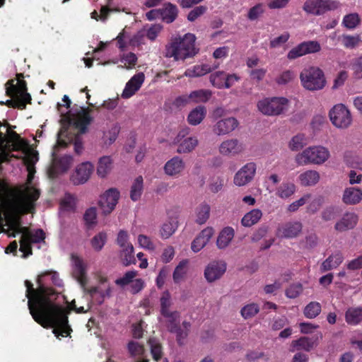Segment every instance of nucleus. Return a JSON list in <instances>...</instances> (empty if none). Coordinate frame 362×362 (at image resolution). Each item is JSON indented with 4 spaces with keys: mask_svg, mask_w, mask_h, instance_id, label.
<instances>
[{
    "mask_svg": "<svg viewBox=\"0 0 362 362\" xmlns=\"http://www.w3.org/2000/svg\"><path fill=\"white\" fill-rule=\"evenodd\" d=\"M148 343L151 346V353L153 358L156 361H158L162 358L163 351L160 344L156 342L154 339H149Z\"/></svg>",
    "mask_w": 362,
    "mask_h": 362,
    "instance_id": "55",
    "label": "nucleus"
},
{
    "mask_svg": "<svg viewBox=\"0 0 362 362\" xmlns=\"http://www.w3.org/2000/svg\"><path fill=\"white\" fill-rule=\"evenodd\" d=\"M47 276H50L54 286L60 287L63 285L59 274L54 271H46L39 274L36 279V288L31 281L25 280L24 284L28 307L32 317L37 324L44 328H53V333L57 337H67L72 332L67 317L69 312L57 300L60 293L45 284V278Z\"/></svg>",
    "mask_w": 362,
    "mask_h": 362,
    "instance_id": "1",
    "label": "nucleus"
},
{
    "mask_svg": "<svg viewBox=\"0 0 362 362\" xmlns=\"http://www.w3.org/2000/svg\"><path fill=\"white\" fill-rule=\"evenodd\" d=\"M345 321L349 325H357L362 322V307L349 308L345 313Z\"/></svg>",
    "mask_w": 362,
    "mask_h": 362,
    "instance_id": "31",
    "label": "nucleus"
},
{
    "mask_svg": "<svg viewBox=\"0 0 362 362\" xmlns=\"http://www.w3.org/2000/svg\"><path fill=\"white\" fill-rule=\"evenodd\" d=\"M261 210L255 209L247 213L242 218L241 223L245 227H251L256 224L262 218Z\"/></svg>",
    "mask_w": 362,
    "mask_h": 362,
    "instance_id": "37",
    "label": "nucleus"
},
{
    "mask_svg": "<svg viewBox=\"0 0 362 362\" xmlns=\"http://www.w3.org/2000/svg\"><path fill=\"white\" fill-rule=\"evenodd\" d=\"M185 168V163L184 160L177 156H175L168 160L163 167L165 175L174 177L180 176Z\"/></svg>",
    "mask_w": 362,
    "mask_h": 362,
    "instance_id": "21",
    "label": "nucleus"
},
{
    "mask_svg": "<svg viewBox=\"0 0 362 362\" xmlns=\"http://www.w3.org/2000/svg\"><path fill=\"white\" fill-rule=\"evenodd\" d=\"M93 171V165L90 162L82 163L76 168L71 177V180L75 185L86 182Z\"/></svg>",
    "mask_w": 362,
    "mask_h": 362,
    "instance_id": "18",
    "label": "nucleus"
},
{
    "mask_svg": "<svg viewBox=\"0 0 362 362\" xmlns=\"http://www.w3.org/2000/svg\"><path fill=\"white\" fill-rule=\"evenodd\" d=\"M211 92L206 90H197L190 93L189 95L190 101L198 103H206L211 97Z\"/></svg>",
    "mask_w": 362,
    "mask_h": 362,
    "instance_id": "42",
    "label": "nucleus"
},
{
    "mask_svg": "<svg viewBox=\"0 0 362 362\" xmlns=\"http://www.w3.org/2000/svg\"><path fill=\"white\" fill-rule=\"evenodd\" d=\"M172 305L173 301L171 298V294L168 290H166L161 293V296L160 297V315H168V313L171 311L170 308Z\"/></svg>",
    "mask_w": 362,
    "mask_h": 362,
    "instance_id": "41",
    "label": "nucleus"
},
{
    "mask_svg": "<svg viewBox=\"0 0 362 362\" xmlns=\"http://www.w3.org/2000/svg\"><path fill=\"white\" fill-rule=\"evenodd\" d=\"M288 100L284 97L267 98L257 103L259 110L266 115H279L287 110Z\"/></svg>",
    "mask_w": 362,
    "mask_h": 362,
    "instance_id": "9",
    "label": "nucleus"
},
{
    "mask_svg": "<svg viewBox=\"0 0 362 362\" xmlns=\"http://www.w3.org/2000/svg\"><path fill=\"white\" fill-rule=\"evenodd\" d=\"M234 234L235 233L233 228L229 226L224 228L221 231L217 238L216 245L220 249L226 247L233 238Z\"/></svg>",
    "mask_w": 362,
    "mask_h": 362,
    "instance_id": "34",
    "label": "nucleus"
},
{
    "mask_svg": "<svg viewBox=\"0 0 362 362\" xmlns=\"http://www.w3.org/2000/svg\"><path fill=\"white\" fill-rule=\"evenodd\" d=\"M340 3L337 0H307L303 10L310 14L321 16L329 11L337 9Z\"/></svg>",
    "mask_w": 362,
    "mask_h": 362,
    "instance_id": "11",
    "label": "nucleus"
},
{
    "mask_svg": "<svg viewBox=\"0 0 362 362\" xmlns=\"http://www.w3.org/2000/svg\"><path fill=\"white\" fill-rule=\"evenodd\" d=\"M303 292V286L301 284H291L285 291V294L288 298H296Z\"/></svg>",
    "mask_w": 362,
    "mask_h": 362,
    "instance_id": "58",
    "label": "nucleus"
},
{
    "mask_svg": "<svg viewBox=\"0 0 362 362\" xmlns=\"http://www.w3.org/2000/svg\"><path fill=\"white\" fill-rule=\"evenodd\" d=\"M226 271V264L222 261H214L208 264L204 270V276L209 283L219 279Z\"/></svg>",
    "mask_w": 362,
    "mask_h": 362,
    "instance_id": "19",
    "label": "nucleus"
},
{
    "mask_svg": "<svg viewBox=\"0 0 362 362\" xmlns=\"http://www.w3.org/2000/svg\"><path fill=\"white\" fill-rule=\"evenodd\" d=\"M142 176H138L134 181L130 190V198L132 201H138L142 194L144 188Z\"/></svg>",
    "mask_w": 362,
    "mask_h": 362,
    "instance_id": "38",
    "label": "nucleus"
},
{
    "mask_svg": "<svg viewBox=\"0 0 362 362\" xmlns=\"http://www.w3.org/2000/svg\"><path fill=\"white\" fill-rule=\"evenodd\" d=\"M300 184L303 186H313L320 180V174L316 170H307L299 175Z\"/></svg>",
    "mask_w": 362,
    "mask_h": 362,
    "instance_id": "36",
    "label": "nucleus"
},
{
    "mask_svg": "<svg viewBox=\"0 0 362 362\" xmlns=\"http://www.w3.org/2000/svg\"><path fill=\"white\" fill-rule=\"evenodd\" d=\"M188 264L187 259L182 260L178 265L175 267L173 278L175 284L180 283L187 274V265Z\"/></svg>",
    "mask_w": 362,
    "mask_h": 362,
    "instance_id": "44",
    "label": "nucleus"
},
{
    "mask_svg": "<svg viewBox=\"0 0 362 362\" xmlns=\"http://www.w3.org/2000/svg\"><path fill=\"white\" fill-rule=\"evenodd\" d=\"M323 203L324 198L322 196H318L308 204L307 207L308 212L310 214H315L318 211Z\"/></svg>",
    "mask_w": 362,
    "mask_h": 362,
    "instance_id": "63",
    "label": "nucleus"
},
{
    "mask_svg": "<svg viewBox=\"0 0 362 362\" xmlns=\"http://www.w3.org/2000/svg\"><path fill=\"white\" fill-rule=\"evenodd\" d=\"M361 41L359 35H343L341 36V43L345 48L354 49L357 47Z\"/></svg>",
    "mask_w": 362,
    "mask_h": 362,
    "instance_id": "49",
    "label": "nucleus"
},
{
    "mask_svg": "<svg viewBox=\"0 0 362 362\" xmlns=\"http://www.w3.org/2000/svg\"><path fill=\"white\" fill-rule=\"evenodd\" d=\"M358 219V216L356 214L352 212H347L344 214L341 220L336 223L334 228L339 232H343L352 229L356 225Z\"/></svg>",
    "mask_w": 362,
    "mask_h": 362,
    "instance_id": "25",
    "label": "nucleus"
},
{
    "mask_svg": "<svg viewBox=\"0 0 362 362\" xmlns=\"http://www.w3.org/2000/svg\"><path fill=\"white\" fill-rule=\"evenodd\" d=\"M361 22L358 13H353L346 15L342 21V25L349 30H353L359 25Z\"/></svg>",
    "mask_w": 362,
    "mask_h": 362,
    "instance_id": "47",
    "label": "nucleus"
},
{
    "mask_svg": "<svg viewBox=\"0 0 362 362\" xmlns=\"http://www.w3.org/2000/svg\"><path fill=\"white\" fill-rule=\"evenodd\" d=\"M127 349L132 356L141 355L144 352V346L134 341H131L128 343Z\"/></svg>",
    "mask_w": 362,
    "mask_h": 362,
    "instance_id": "64",
    "label": "nucleus"
},
{
    "mask_svg": "<svg viewBox=\"0 0 362 362\" xmlns=\"http://www.w3.org/2000/svg\"><path fill=\"white\" fill-rule=\"evenodd\" d=\"M165 318V325L168 330L171 333L176 334V340L179 345L183 344V340L187 337L191 324L189 322L184 321L180 326V313L177 310H173L162 315Z\"/></svg>",
    "mask_w": 362,
    "mask_h": 362,
    "instance_id": "7",
    "label": "nucleus"
},
{
    "mask_svg": "<svg viewBox=\"0 0 362 362\" xmlns=\"http://www.w3.org/2000/svg\"><path fill=\"white\" fill-rule=\"evenodd\" d=\"M353 77L356 79H362V56L355 58L351 63Z\"/></svg>",
    "mask_w": 362,
    "mask_h": 362,
    "instance_id": "57",
    "label": "nucleus"
},
{
    "mask_svg": "<svg viewBox=\"0 0 362 362\" xmlns=\"http://www.w3.org/2000/svg\"><path fill=\"white\" fill-rule=\"evenodd\" d=\"M239 123L235 117H228L218 120L214 127V132L218 135H224L233 132Z\"/></svg>",
    "mask_w": 362,
    "mask_h": 362,
    "instance_id": "23",
    "label": "nucleus"
},
{
    "mask_svg": "<svg viewBox=\"0 0 362 362\" xmlns=\"http://www.w3.org/2000/svg\"><path fill=\"white\" fill-rule=\"evenodd\" d=\"M195 40V35L192 33H187L183 37L174 38L166 46L165 57H173L177 61L194 56L197 53Z\"/></svg>",
    "mask_w": 362,
    "mask_h": 362,
    "instance_id": "5",
    "label": "nucleus"
},
{
    "mask_svg": "<svg viewBox=\"0 0 362 362\" xmlns=\"http://www.w3.org/2000/svg\"><path fill=\"white\" fill-rule=\"evenodd\" d=\"M314 347L313 341L307 337H301L296 340L292 341L290 351L303 350L307 352L311 351Z\"/></svg>",
    "mask_w": 362,
    "mask_h": 362,
    "instance_id": "32",
    "label": "nucleus"
},
{
    "mask_svg": "<svg viewBox=\"0 0 362 362\" xmlns=\"http://www.w3.org/2000/svg\"><path fill=\"white\" fill-rule=\"evenodd\" d=\"M6 95L11 99L0 104L8 107L25 110L28 104H31L32 98L28 93L27 83L23 74H17L16 78L8 80L5 84Z\"/></svg>",
    "mask_w": 362,
    "mask_h": 362,
    "instance_id": "3",
    "label": "nucleus"
},
{
    "mask_svg": "<svg viewBox=\"0 0 362 362\" xmlns=\"http://www.w3.org/2000/svg\"><path fill=\"white\" fill-rule=\"evenodd\" d=\"M226 74L224 71H216L210 75V82L217 88H223Z\"/></svg>",
    "mask_w": 362,
    "mask_h": 362,
    "instance_id": "50",
    "label": "nucleus"
},
{
    "mask_svg": "<svg viewBox=\"0 0 362 362\" xmlns=\"http://www.w3.org/2000/svg\"><path fill=\"white\" fill-rule=\"evenodd\" d=\"M259 310V306L256 303L246 305L241 309V315L245 319L254 317Z\"/></svg>",
    "mask_w": 362,
    "mask_h": 362,
    "instance_id": "53",
    "label": "nucleus"
},
{
    "mask_svg": "<svg viewBox=\"0 0 362 362\" xmlns=\"http://www.w3.org/2000/svg\"><path fill=\"white\" fill-rule=\"evenodd\" d=\"M206 110L204 106H198L193 109L188 115L187 122L189 124L196 126L199 124L204 119Z\"/></svg>",
    "mask_w": 362,
    "mask_h": 362,
    "instance_id": "35",
    "label": "nucleus"
},
{
    "mask_svg": "<svg viewBox=\"0 0 362 362\" xmlns=\"http://www.w3.org/2000/svg\"><path fill=\"white\" fill-rule=\"evenodd\" d=\"M218 66V63H214L213 65L209 64L196 65L191 69H187L185 71V76L188 77L202 76L217 69Z\"/></svg>",
    "mask_w": 362,
    "mask_h": 362,
    "instance_id": "28",
    "label": "nucleus"
},
{
    "mask_svg": "<svg viewBox=\"0 0 362 362\" xmlns=\"http://www.w3.org/2000/svg\"><path fill=\"white\" fill-rule=\"evenodd\" d=\"M329 156V151L327 148L321 146H312L298 153L296 157V161L300 165L309 163L320 165L324 163Z\"/></svg>",
    "mask_w": 362,
    "mask_h": 362,
    "instance_id": "8",
    "label": "nucleus"
},
{
    "mask_svg": "<svg viewBox=\"0 0 362 362\" xmlns=\"http://www.w3.org/2000/svg\"><path fill=\"white\" fill-rule=\"evenodd\" d=\"M120 127L118 124H114L107 132L104 133L103 140L105 145H111L117 138Z\"/></svg>",
    "mask_w": 362,
    "mask_h": 362,
    "instance_id": "48",
    "label": "nucleus"
},
{
    "mask_svg": "<svg viewBox=\"0 0 362 362\" xmlns=\"http://www.w3.org/2000/svg\"><path fill=\"white\" fill-rule=\"evenodd\" d=\"M16 127H13L15 128ZM12 128L7 129L6 130V137H8V144L12 143V150L14 151H18L23 149L27 145L26 142L21 139L19 134H18L15 131L12 130Z\"/></svg>",
    "mask_w": 362,
    "mask_h": 362,
    "instance_id": "33",
    "label": "nucleus"
},
{
    "mask_svg": "<svg viewBox=\"0 0 362 362\" xmlns=\"http://www.w3.org/2000/svg\"><path fill=\"white\" fill-rule=\"evenodd\" d=\"M243 151V144L236 139L226 140L221 144L219 147V151L223 156H235Z\"/></svg>",
    "mask_w": 362,
    "mask_h": 362,
    "instance_id": "24",
    "label": "nucleus"
},
{
    "mask_svg": "<svg viewBox=\"0 0 362 362\" xmlns=\"http://www.w3.org/2000/svg\"><path fill=\"white\" fill-rule=\"evenodd\" d=\"M107 241V234L105 232H100L95 235L91 240V245L96 251L102 250Z\"/></svg>",
    "mask_w": 362,
    "mask_h": 362,
    "instance_id": "52",
    "label": "nucleus"
},
{
    "mask_svg": "<svg viewBox=\"0 0 362 362\" xmlns=\"http://www.w3.org/2000/svg\"><path fill=\"white\" fill-rule=\"evenodd\" d=\"M177 228V221L170 220L163 224L160 229V235L162 238L167 239L170 238Z\"/></svg>",
    "mask_w": 362,
    "mask_h": 362,
    "instance_id": "46",
    "label": "nucleus"
},
{
    "mask_svg": "<svg viewBox=\"0 0 362 362\" xmlns=\"http://www.w3.org/2000/svg\"><path fill=\"white\" fill-rule=\"evenodd\" d=\"M160 18L167 23H173L177 17L178 8L176 5L170 2L163 4L161 8H159Z\"/></svg>",
    "mask_w": 362,
    "mask_h": 362,
    "instance_id": "27",
    "label": "nucleus"
},
{
    "mask_svg": "<svg viewBox=\"0 0 362 362\" xmlns=\"http://www.w3.org/2000/svg\"><path fill=\"white\" fill-rule=\"evenodd\" d=\"M74 261L73 274L84 291L88 293L98 304H102L106 297H110L112 288L107 286L105 290H103L98 286L86 288L88 279L86 276V267L82 259L77 256H72Z\"/></svg>",
    "mask_w": 362,
    "mask_h": 362,
    "instance_id": "4",
    "label": "nucleus"
},
{
    "mask_svg": "<svg viewBox=\"0 0 362 362\" xmlns=\"http://www.w3.org/2000/svg\"><path fill=\"white\" fill-rule=\"evenodd\" d=\"M362 199V190L356 187H347L345 189L342 200L346 204H356Z\"/></svg>",
    "mask_w": 362,
    "mask_h": 362,
    "instance_id": "29",
    "label": "nucleus"
},
{
    "mask_svg": "<svg viewBox=\"0 0 362 362\" xmlns=\"http://www.w3.org/2000/svg\"><path fill=\"white\" fill-rule=\"evenodd\" d=\"M303 229L299 221L287 222L277 228L276 235L284 238H294L298 236Z\"/></svg>",
    "mask_w": 362,
    "mask_h": 362,
    "instance_id": "20",
    "label": "nucleus"
},
{
    "mask_svg": "<svg viewBox=\"0 0 362 362\" xmlns=\"http://www.w3.org/2000/svg\"><path fill=\"white\" fill-rule=\"evenodd\" d=\"M52 165L49 169V174L51 177H54L58 174L63 173L68 170L71 167L73 158L69 155H64L57 157L54 153L52 154Z\"/></svg>",
    "mask_w": 362,
    "mask_h": 362,
    "instance_id": "17",
    "label": "nucleus"
},
{
    "mask_svg": "<svg viewBox=\"0 0 362 362\" xmlns=\"http://www.w3.org/2000/svg\"><path fill=\"white\" fill-rule=\"evenodd\" d=\"M92 110L90 107L80 108V110L69 119V123L72 124L78 129L79 134H86L88 131V127L93 120L90 115Z\"/></svg>",
    "mask_w": 362,
    "mask_h": 362,
    "instance_id": "13",
    "label": "nucleus"
},
{
    "mask_svg": "<svg viewBox=\"0 0 362 362\" xmlns=\"http://www.w3.org/2000/svg\"><path fill=\"white\" fill-rule=\"evenodd\" d=\"M294 73L290 70L284 71L281 75L276 78V82L279 85H285L291 81L294 78Z\"/></svg>",
    "mask_w": 362,
    "mask_h": 362,
    "instance_id": "62",
    "label": "nucleus"
},
{
    "mask_svg": "<svg viewBox=\"0 0 362 362\" xmlns=\"http://www.w3.org/2000/svg\"><path fill=\"white\" fill-rule=\"evenodd\" d=\"M264 11V6L262 4H257L252 7L247 13V18L250 21L257 19Z\"/></svg>",
    "mask_w": 362,
    "mask_h": 362,
    "instance_id": "61",
    "label": "nucleus"
},
{
    "mask_svg": "<svg viewBox=\"0 0 362 362\" xmlns=\"http://www.w3.org/2000/svg\"><path fill=\"white\" fill-rule=\"evenodd\" d=\"M97 213L95 207L88 209L83 215V219L86 224L90 227L96 223Z\"/></svg>",
    "mask_w": 362,
    "mask_h": 362,
    "instance_id": "60",
    "label": "nucleus"
},
{
    "mask_svg": "<svg viewBox=\"0 0 362 362\" xmlns=\"http://www.w3.org/2000/svg\"><path fill=\"white\" fill-rule=\"evenodd\" d=\"M329 116L332 123L337 128L346 129L352 122L350 111L343 104L334 105L330 110Z\"/></svg>",
    "mask_w": 362,
    "mask_h": 362,
    "instance_id": "12",
    "label": "nucleus"
},
{
    "mask_svg": "<svg viewBox=\"0 0 362 362\" xmlns=\"http://www.w3.org/2000/svg\"><path fill=\"white\" fill-rule=\"evenodd\" d=\"M321 310V304L316 301H312L305 307L303 315L306 318L314 319L320 315Z\"/></svg>",
    "mask_w": 362,
    "mask_h": 362,
    "instance_id": "39",
    "label": "nucleus"
},
{
    "mask_svg": "<svg viewBox=\"0 0 362 362\" xmlns=\"http://www.w3.org/2000/svg\"><path fill=\"white\" fill-rule=\"evenodd\" d=\"M145 79L143 72H139L133 76L127 83L122 93L123 98L127 99L133 96L137 90H139Z\"/></svg>",
    "mask_w": 362,
    "mask_h": 362,
    "instance_id": "22",
    "label": "nucleus"
},
{
    "mask_svg": "<svg viewBox=\"0 0 362 362\" xmlns=\"http://www.w3.org/2000/svg\"><path fill=\"white\" fill-rule=\"evenodd\" d=\"M196 222L199 224H204L209 218L210 206L206 204H202L197 208Z\"/></svg>",
    "mask_w": 362,
    "mask_h": 362,
    "instance_id": "43",
    "label": "nucleus"
},
{
    "mask_svg": "<svg viewBox=\"0 0 362 362\" xmlns=\"http://www.w3.org/2000/svg\"><path fill=\"white\" fill-rule=\"evenodd\" d=\"M256 172V164L250 162L243 165L235 175L233 182L237 186L242 187L253 179Z\"/></svg>",
    "mask_w": 362,
    "mask_h": 362,
    "instance_id": "16",
    "label": "nucleus"
},
{
    "mask_svg": "<svg viewBox=\"0 0 362 362\" xmlns=\"http://www.w3.org/2000/svg\"><path fill=\"white\" fill-rule=\"evenodd\" d=\"M296 191V186L291 182L282 183L277 189L276 195L286 199L291 197Z\"/></svg>",
    "mask_w": 362,
    "mask_h": 362,
    "instance_id": "45",
    "label": "nucleus"
},
{
    "mask_svg": "<svg viewBox=\"0 0 362 362\" xmlns=\"http://www.w3.org/2000/svg\"><path fill=\"white\" fill-rule=\"evenodd\" d=\"M339 212L340 211L337 206H327L322 212V218L325 221L334 220L339 215Z\"/></svg>",
    "mask_w": 362,
    "mask_h": 362,
    "instance_id": "54",
    "label": "nucleus"
},
{
    "mask_svg": "<svg viewBox=\"0 0 362 362\" xmlns=\"http://www.w3.org/2000/svg\"><path fill=\"white\" fill-rule=\"evenodd\" d=\"M214 234L212 228L207 227L192 243L191 248L194 252L200 251L209 242Z\"/></svg>",
    "mask_w": 362,
    "mask_h": 362,
    "instance_id": "26",
    "label": "nucleus"
},
{
    "mask_svg": "<svg viewBox=\"0 0 362 362\" xmlns=\"http://www.w3.org/2000/svg\"><path fill=\"white\" fill-rule=\"evenodd\" d=\"M320 49L321 46L317 41L303 42L288 52L287 58L290 60L296 59L308 54L318 52Z\"/></svg>",
    "mask_w": 362,
    "mask_h": 362,
    "instance_id": "15",
    "label": "nucleus"
},
{
    "mask_svg": "<svg viewBox=\"0 0 362 362\" xmlns=\"http://www.w3.org/2000/svg\"><path fill=\"white\" fill-rule=\"evenodd\" d=\"M123 262L124 264L128 266L131 264H135L136 259L134 256V247L132 245H127V247L122 248Z\"/></svg>",
    "mask_w": 362,
    "mask_h": 362,
    "instance_id": "51",
    "label": "nucleus"
},
{
    "mask_svg": "<svg viewBox=\"0 0 362 362\" xmlns=\"http://www.w3.org/2000/svg\"><path fill=\"white\" fill-rule=\"evenodd\" d=\"M119 196V192L117 189L110 188L100 197L98 206L104 215L110 214L115 209Z\"/></svg>",
    "mask_w": 362,
    "mask_h": 362,
    "instance_id": "14",
    "label": "nucleus"
},
{
    "mask_svg": "<svg viewBox=\"0 0 362 362\" xmlns=\"http://www.w3.org/2000/svg\"><path fill=\"white\" fill-rule=\"evenodd\" d=\"M137 272L135 270L129 271L124 275L115 280V284L120 286H124L133 281V279L136 276Z\"/></svg>",
    "mask_w": 362,
    "mask_h": 362,
    "instance_id": "56",
    "label": "nucleus"
},
{
    "mask_svg": "<svg viewBox=\"0 0 362 362\" xmlns=\"http://www.w3.org/2000/svg\"><path fill=\"white\" fill-rule=\"evenodd\" d=\"M40 195V191L33 187H27L24 190L17 189L0 180V206L8 226L6 234L9 238H16L25 230L22 226L21 216L34 212L35 202Z\"/></svg>",
    "mask_w": 362,
    "mask_h": 362,
    "instance_id": "2",
    "label": "nucleus"
},
{
    "mask_svg": "<svg viewBox=\"0 0 362 362\" xmlns=\"http://www.w3.org/2000/svg\"><path fill=\"white\" fill-rule=\"evenodd\" d=\"M112 169V160L110 156H103L100 158L97 168V173L101 177H105Z\"/></svg>",
    "mask_w": 362,
    "mask_h": 362,
    "instance_id": "40",
    "label": "nucleus"
},
{
    "mask_svg": "<svg viewBox=\"0 0 362 362\" xmlns=\"http://www.w3.org/2000/svg\"><path fill=\"white\" fill-rule=\"evenodd\" d=\"M173 144L177 146L176 152L180 154L192 152L199 144L197 136L190 135V129H181L173 140Z\"/></svg>",
    "mask_w": 362,
    "mask_h": 362,
    "instance_id": "10",
    "label": "nucleus"
},
{
    "mask_svg": "<svg viewBox=\"0 0 362 362\" xmlns=\"http://www.w3.org/2000/svg\"><path fill=\"white\" fill-rule=\"evenodd\" d=\"M301 85L308 90H322L326 85V79L323 71L317 66L304 68L300 74Z\"/></svg>",
    "mask_w": 362,
    "mask_h": 362,
    "instance_id": "6",
    "label": "nucleus"
},
{
    "mask_svg": "<svg viewBox=\"0 0 362 362\" xmlns=\"http://www.w3.org/2000/svg\"><path fill=\"white\" fill-rule=\"evenodd\" d=\"M207 11L206 6H198L191 10L187 15V20L190 22L195 21L198 18L204 15Z\"/></svg>",
    "mask_w": 362,
    "mask_h": 362,
    "instance_id": "59",
    "label": "nucleus"
},
{
    "mask_svg": "<svg viewBox=\"0 0 362 362\" xmlns=\"http://www.w3.org/2000/svg\"><path fill=\"white\" fill-rule=\"evenodd\" d=\"M344 260V257L340 252L329 255L321 264L320 272L322 273L337 268Z\"/></svg>",
    "mask_w": 362,
    "mask_h": 362,
    "instance_id": "30",
    "label": "nucleus"
}]
</instances>
